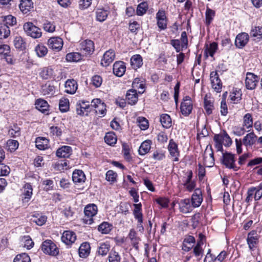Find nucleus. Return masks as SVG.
<instances>
[{
  "label": "nucleus",
  "mask_w": 262,
  "mask_h": 262,
  "mask_svg": "<svg viewBox=\"0 0 262 262\" xmlns=\"http://www.w3.org/2000/svg\"><path fill=\"white\" fill-rule=\"evenodd\" d=\"M19 7L24 14H26L33 9V3L32 0H20Z\"/></svg>",
  "instance_id": "27"
},
{
  "label": "nucleus",
  "mask_w": 262,
  "mask_h": 262,
  "mask_svg": "<svg viewBox=\"0 0 262 262\" xmlns=\"http://www.w3.org/2000/svg\"><path fill=\"white\" fill-rule=\"evenodd\" d=\"M213 140L215 142V147L217 151L223 150V145L229 146L232 142L231 139L225 131L221 134L215 135Z\"/></svg>",
  "instance_id": "1"
},
{
  "label": "nucleus",
  "mask_w": 262,
  "mask_h": 262,
  "mask_svg": "<svg viewBox=\"0 0 262 262\" xmlns=\"http://www.w3.org/2000/svg\"><path fill=\"white\" fill-rule=\"evenodd\" d=\"M192 110V103L189 96H186L183 99V101L181 105V111L182 114L185 116H188Z\"/></svg>",
  "instance_id": "12"
},
{
  "label": "nucleus",
  "mask_w": 262,
  "mask_h": 262,
  "mask_svg": "<svg viewBox=\"0 0 262 262\" xmlns=\"http://www.w3.org/2000/svg\"><path fill=\"white\" fill-rule=\"evenodd\" d=\"M130 64L132 67L136 70L143 64L142 58L141 55L137 54L133 56L130 58Z\"/></svg>",
  "instance_id": "34"
},
{
  "label": "nucleus",
  "mask_w": 262,
  "mask_h": 262,
  "mask_svg": "<svg viewBox=\"0 0 262 262\" xmlns=\"http://www.w3.org/2000/svg\"><path fill=\"white\" fill-rule=\"evenodd\" d=\"M253 124L252 115L249 113L245 114L243 117V126L247 129V131L248 132L250 130V129L252 127Z\"/></svg>",
  "instance_id": "40"
},
{
  "label": "nucleus",
  "mask_w": 262,
  "mask_h": 262,
  "mask_svg": "<svg viewBox=\"0 0 262 262\" xmlns=\"http://www.w3.org/2000/svg\"><path fill=\"white\" fill-rule=\"evenodd\" d=\"M203 200L202 191L199 188L194 189L191 198V203L194 208L200 206Z\"/></svg>",
  "instance_id": "14"
},
{
  "label": "nucleus",
  "mask_w": 262,
  "mask_h": 262,
  "mask_svg": "<svg viewBox=\"0 0 262 262\" xmlns=\"http://www.w3.org/2000/svg\"><path fill=\"white\" fill-rule=\"evenodd\" d=\"M79 48L83 55H90L94 52V43L91 40L86 39L80 43Z\"/></svg>",
  "instance_id": "6"
},
{
  "label": "nucleus",
  "mask_w": 262,
  "mask_h": 262,
  "mask_svg": "<svg viewBox=\"0 0 262 262\" xmlns=\"http://www.w3.org/2000/svg\"><path fill=\"white\" fill-rule=\"evenodd\" d=\"M35 51L39 57H42L47 55L48 50L47 48L43 45L38 44L36 46Z\"/></svg>",
  "instance_id": "48"
},
{
  "label": "nucleus",
  "mask_w": 262,
  "mask_h": 262,
  "mask_svg": "<svg viewBox=\"0 0 262 262\" xmlns=\"http://www.w3.org/2000/svg\"><path fill=\"white\" fill-rule=\"evenodd\" d=\"M251 37L260 39L262 38V27L259 26H255L252 27L250 32Z\"/></svg>",
  "instance_id": "45"
},
{
  "label": "nucleus",
  "mask_w": 262,
  "mask_h": 262,
  "mask_svg": "<svg viewBox=\"0 0 262 262\" xmlns=\"http://www.w3.org/2000/svg\"><path fill=\"white\" fill-rule=\"evenodd\" d=\"M204 107L205 114L210 115L214 110V101L212 99L206 95L204 99Z\"/></svg>",
  "instance_id": "25"
},
{
  "label": "nucleus",
  "mask_w": 262,
  "mask_h": 262,
  "mask_svg": "<svg viewBox=\"0 0 262 262\" xmlns=\"http://www.w3.org/2000/svg\"><path fill=\"white\" fill-rule=\"evenodd\" d=\"M115 53L114 50H109L103 54L101 64L103 67L109 66L115 59Z\"/></svg>",
  "instance_id": "18"
},
{
  "label": "nucleus",
  "mask_w": 262,
  "mask_h": 262,
  "mask_svg": "<svg viewBox=\"0 0 262 262\" xmlns=\"http://www.w3.org/2000/svg\"><path fill=\"white\" fill-rule=\"evenodd\" d=\"M49 106L48 102L43 99H39L36 101V108L43 113H45L48 111Z\"/></svg>",
  "instance_id": "38"
},
{
  "label": "nucleus",
  "mask_w": 262,
  "mask_h": 262,
  "mask_svg": "<svg viewBox=\"0 0 262 262\" xmlns=\"http://www.w3.org/2000/svg\"><path fill=\"white\" fill-rule=\"evenodd\" d=\"M47 219L46 216L37 214V215H33L31 220L33 222L35 223L37 225L42 226L45 224Z\"/></svg>",
  "instance_id": "51"
},
{
  "label": "nucleus",
  "mask_w": 262,
  "mask_h": 262,
  "mask_svg": "<svg viewBox=\"0 0 262 262\" xmlns=\"http://www.w3.org/2000/svg\"><path fill=\"white\" fill-rule=\"evenodd\" d=\"M98 212L97 206L94 204L87 205L84 208L85 218L84 221L87 224L91 225L93 223V216L96 215Z\"/></svg>",
  "instance_id": "4"
},
{
  "label": "nucleus",
  "mask_w": 262,
  "mask_h": 262,
  "mask_svg": "<svg viewBox=\"0 0 262 262\" xmlns=\"http://www.w3.org/2000/svg\"><path fill=\"white\" fill-rule=\"evenodd\" d=\"M109 13V12L103 9H97L96 11V19L98 21L102 22L104 21Z\"/></svg>",
  "instance_id": "43"
},
{
  "label": "nucleus",
  "mask_w": 262,
  "mask_h": 262,
  "mask_svg": "<svg viewBox=\"0 0 262 262\" xmlns=\"http://www.w3.org/2000/svg\"><path fill=\"white\" fill-rule=\"evenodd\" d=\"M10 34L8 26L3 23H0V39L6 38Z\"/></svg>",
  "instance_id": "44"
},
{
  "label": "nucleus",
  "mask_w": 262,
  "mask_h": 262,
  "mask_svg": "<svg viewBox=\"0 0 262 262\" xmlns=\"http://www.w3.org/2000/svg\"><path fill=\"white\" fill-rule=\"evenodd\" d=\"M53 72V71L52 69L49 68H44L40 72V75L42 78L47 79L52 75Z\"/></svg>",
  "instance_id": "59"
},
{
  "label": "nucleus",
  "mask_w": 262,
  "mask_h": 262,
  "mask_svg": "<svg viewBox=\"0 0 262 262\" xmlns=\"http://www.w3.org/2000/svg\"><path fill=\"white\" fill-rule=\"evenodd\" d=\"M0 57L5 59L9 64L13 63V59L11 55L10 48L8 45L0 42Z\"/></svg>",
  "instance_id": "10"
},
{
  "label": "nucleus",
  "mask_w": 262,
  "mask_h": 262,
  "mask_svg": "<svg viewBox=\"0 0 262 262\" xmlns=\"http://www.w3.org/2000/svg\"><path fill=\"white\" fill-rule=\"evenodd\" d=\"M55 92V87L50 84H46L42 87L41 92L43 95H53Z\"/></svg>",
  "instance_id": "56"
},
{
  "label": "nucleus",
  "mask_w": 262,
  "mask_h": 262,
  "mask_svg": "<svg viewBox=\"0 0 262 262\" xmlns=\"http://www.w3.org/2000/svg\"><path fill=\"white\" fill-rule=\"evenodd\" d=\"M64 92L69 94H74L77 89L78 83L74 79H69L64 83Z\"/></svg>",
  "instance_id": "16"
},
{
  "label": "nucleus",
  "mask_w": 262,
  "mask_h": 262,
  "mask_svg": "<svg viewBox=\"0 0 262 262\" xmlns=\"http://www.w3.org/2000/svg\"><path fill=\"white\" fill-rule=\"evenodd\" d=\"M10 172V167L7 165L0 163V176H7Z\"/></svg>",
  "instance_id": "64"
},
{
  "label": "nucleus",
  "mask_w": 262,
  "mask_h": 262,
  "mask_svg": "<svg viewBox=\"0 0 262 262\" xmlns=\"http://www.w3.org/2000/svg\"><path fill=\"white\" fill-rule=\"evenodd\" d=\"M91 107L94 108L95 113L102 116L106 114V106L100 99H94L91 101Z\"/></svg>",
  "instance_id": "9"
},
{
  "label": "nucleus",
  "mask_w": 262,
  "mask_h": 262,
  "mask_svg": "<svg viewBox=\"0 0 262 262\" xmlns=\"http://www.w3.org/2000/svg\"><path fill=\"white\" fill-rule=\"evenodd\" d=\"M259 78L252 73H247L245 79V85L247 89L253 90L255 88Z\"/></svg>",
  "instance_id": "13"
},
{
  "label": "nucleus",
  "mask_w": 262,
  "mask_h": 262,
  "mask_svg": "<svg viewBox=\"0 0 262 262\" xmlns=\"http://www.w3.org/2000/svg\"><path fill=\"white\" fill-rule=\"evenodd\" d=\"M19 143L15 140H8L7 142V147L8 150L11 152L14 151L17 149Z\"/></svg>",
  "instance_id": "58"
},
{
  "label": "nucleus",
  "mask_w": 262,
  "mask_h": 262,
  "mask_svg": "<svg viewBox=\"0 0 262 262\" xmlns=\"http://www.w3.org/2000/svg\"><path fill=\"white\" fill-rule=\"evenodd\" d=\"M217 49V45L216 42H212L211 43L209 47L207 48V49L206 50V54L207 56H208V54L210 56L213 57L214 53H215L216 50Z\"/></svg>",
  "instance_id": "60"
},
{
  "label": "nucleus",
  "mask_w": 262,
  "mask_h": 262,
  "mask_svg": "<svg viewBox=\"0 0 262 262\" xmlns=\"http://www.w3.org/2000/svg\"><path fill=\"white\" fill-rule=\"evenodd\" d=\"M55 24L51 21H46L43 24V29L47 32L53 33L55 31Z\"/></svg>",
  "instance_id": "62"
},
{
  "label": "nucleus",
  "mask_w": 262,
  "mask_h": 262,
  "mask_svg": "<svg viewBox=\"0 0 262 262\" xmlns=\"http://www.w3.org/2000/svg\"><path fill=\"white\" fill-rule=\"evenodd\" d=\"M14 45L16 48L23 49L25 48V42L20 36H16L14 40Z\"/></svg>",
  "instance_id": "57"
},
{
  "label": "nucleus",
  "mask_w": 262,
  "mask_h": 262,
  "mask_svg": "<svg viewBox=\"0 0 262 262\" xmlns=\"http://www.w3.org/2000/svg\"><path fill=\"white\" fill-rule=\"evenodd\" d=\"M138 121L139 123V126L142 130H145L146 129L148 126V120L145 118L144 117H139L138 119Z\"/></svg>",
  "instance_id": "61"
},
{
  "label": "nucleus",
  "mask_w": 262,
  "mask_h": 262,
  "mask_svg": "<svg viewBox=\"0 0 262 262\" xmlns=\"http://www.w3.org/2000/svg\"><path fill=\"white\" fill-rule=\"evenodd\" d=\"M33 188L29 183H26L23 187L22 201L23 203H28L32 198Z\"/></svg>",
  "instance_id": "24"
},
{
  "label": "nucleus",
  "mask_w": 262,
  "mask_h": 262,
  "mask_svg": "<svg viewBox=\"0 0 262 262\" xmlns=\"http://www.w3.org/2000/svg\"><path fill=\"white\" fill-rule=\"evenodd\" d=\"M31 259L26 253H21L17 255L13 260V262H30Z\"/></svg>",
  "instance_id": "55"
},
{
  "label": "nucleus",
  "mask_w": 262,
  "mask_h": 262,
  "mask_svg": "<svg viewBox=\"0 0 262 262\" xmlns=\"http://www.w3.org/2000/svg\"><path fill=\"white\" fill-rule=\"evenodd\" d=\"M126 100L130 105L135 104L138 100V95L136 90L130 89L127 91Z\"/></svg>",
  "instance_id": "26"
},
{
  "label": "nucleus",
  "mask_w": 262,
  "mask_h": 262,
  "mask_svg": "<svg viewBox=\"0 0 262 262\" xmlns=\"http://www.w3.org/2000/svg\"><path fill=\"white\" fill-rule=\"evenodd\" d=\"M8 134L13 138H17L20 136V129L15 124L11 126L8 130Z\"/></svg>",
  "instance_id": "50"
},
{
  "label": "nucleus",
  "mask_w": 262,
  "mask_h": 262,
  "mask_svg": "<svg viewBox=\"0 0 262 262\" xmlns=\"http://www.w3.org/2000/svg\"><path fill=\"white\" fill-rule=\"evenodd\" d=\"M234 155L230 153L223 154V163L229 168L233 169L236 171L238 168L234 165Z\"/></svg>",
  "instance_id": "19"
},
{
  "label": "nucleus",
  "mask_w": 262,
  "mask_h": 262,
  "mask_svg": "<svg viewBox=\"0 0 262 262\" xmlns=\"http://www.w3.org/2000/svg\"><path fill=\"white\" fill-rule=\"evenodd\" d=\"M160 122L163 127L166 128H169L172 124L171 119L170 116L166 114L161 115Z\"/></svg>",
  "instance_id": "42"
},
{
  "label": "nucleus",
  "mask_w": 262,
  "mask_h": 262,
  "mask_svg": "<svg viewBox=\"0 0 262 262\" xmlns=\"http://www.w3.org/2000/svg\"><path fill=\"white\" fill-rule=\"evenodd\" d=\"M215 16V11L209 8H207L205 13L206 25L209 26L212 22Z\"/></svg>",
  "instance_id": "53"
},
{
  "label": "nucleus",
  "mask_w": 262,
  "mask_h": 262,
  "mask_svg": "<svg viewBox=\"0 0 262 262\" xmlns=\"http://www.w3.org/2000/svg\"><path fill=\"white\" fill-rule=\"evenodd\" d=\"M104 141L106 144L112 146L116 143L117 138L114 133L108 132L106 134L104 137Z\"/></svg>",
  "instance_id": "41"
},
{
  "label": "nucleus",
  "mask_w": 262,
  "mask_h": 262,
  "mask_svg": "<svg viewBox=\"0 0 262 262\" xmlns=\"http://www.w3.org/2000/svg\"><path fill=\"white\" fill-rule=\"evenodd\" d=\"M204 164L206 166L209 167L213 166L214 164L213 152L211 146L209 149L207 147L204 152Z\"/></svg>",
  "instance_id": "17"
},
{
  "label": "nucleus",
  "mask_w": 262,
  "mask_h": 262,
  "mask_svg": "<svg viewBox=\"0 0 262 262\" xmlns=\"http://www.w3.org/2000/svg\"><path fill=\"white\" fill-rule=\"evenodd\" d=\"M109 262H120L121 257L118 252L112 249L108 256Z\"/></svg>",
  "instance_id": "54"
},
{
  "label": "nucleus",
  "mask_w": 262,
  "mask_h": 262,
  "mask_svg": "<svg viewBox=\"0 0 262 262\" xmlns=\"http://www.w3.org/2000/svg\"><path fill=\"white\" fill-rule=\"evenodd\" d=\"M59 108L61 112H66L69 109V101L68 99L63 98L59 100Z\"/></svg>",
  "instance_id": "52"
},
{
  "label": "nucleus",
  "mask_w": 262,
  "mask_h": 262,
  "mask_svg": "<svg viewBox=\"0 0 262 262\" xmlns=\"http://www.w3.org/2000/svg\"><path fill=\"white\" fill-rule=\"evenodd\" d=\"M112 226L107 222H103L98 227V230L102 234H108L112 230Z\"/></svg>",
  "instance_id": "49"
},
{
  "label": "nucleus",
  "mask_w": 262,
  "mask_h": 262,
  "mask_svg": "<svg viewBox=\"0 0 262 262\" xmlns=\"http://www.w3.org/2000/svg\"><path fill=\"white\" fill-rule=\"evenodd\" d=\"M92 110V107H91V104H90L89 102L86 101H81L79 102V103H77L76 105V112L78 115L82 116V115H87L88 113L90 112Z\"/></svg>",
  "instance_id": "15"
},
{
  "label": "nucleus",
  "mask_w": 262,
  "mask_h": 262,
  "mask_svg": "<svg viewBox=\"0 0 262 262\" xmlns=\"http://www.w3.org/2000/svg\"><path fill=\"white\" fill-rule=\"evenodd\" d=\"M49 140L45 137H38L36 139V147L39 150H45L48 147Z\"/></svg>",
  "instance_id": "39"
},
{
  "label": "nucleus",
  "mask_w": 262,
  "mask_h": 262,
  "mask_svg": "<svg viewBox=\"0 0 262 262\" xmlns=\"http://www.w3.org/2000/svg\"><path fill=\"white\" fill-rule=\"evenodd\" d=\"M192 171L190 170L185 172L182 178V185L184 186V190L190 192L196 189V182L192 180Z\"/></svg>",
  "instance_id": "2"
},
{
  "label": "nucleus",
  "mask_w": 262,
  "mask_h": 262,
  "mask_svg": "<svg viewBox=\"0 0 262 262\" xmlns=\"http://www.w3.org/2000/svg\"><path fill=\"white\" fill-rule=\"evenodd\" d=\"M148 8V5L146 2H143L139 4L136 9V14L138 16H142L146 13Z\"/></svg>",
  "instance_id": "47"
},
{
  "label": "nucleus",
  "mask_w": 262,
  "mask_h": 262,
  "mask_svg": "<svg viewBox=\"0 0 262 262\" xmlns=\"http://www.w3.org/2000/svg\"><path fill=\"white\" fill-rule=\"evenodd\" d=\"M72 152V148L69 146H63L56 151V156L60 158H69Z\"/></svg>",
  "instance_id": "31"
},
{
  "label": "nucleus",
  "mask_w": 262,
  "mask_h": 262,
  "mask_svg": "<svg viewBox=\"0 0 262 262\" xmlns=\"http://www.w3.org/2000/svg\"><path fill=\"white\" fill-rule=\"evenodd\" d=\"M249 39V36L247 33H239L236 37L235 45L238 48H243L248 43Z\"/></svg>",
  "instance_id": "20"
},
{
  "label": "nucleus",
  "mask_w": 262,
  "mask_h": 262,
  "mask_svg": "<svg viewBox=\"0 0 262 262\" xmlns=\"http://www.w3.org/2000/svg\"><path fill=\"white\" fill-rule=\"evenodd\" d=\"M126 71L125 63L121 61H116L113 65V73L118 77L122 76Z\"/></svg>",
  "instance_id": "23"
},
{
  "label": "nucleus",
  "mask_w": 262,
  "mask_h": 262,
  "mask_svg": "<svg viewBox=\"0 0 262 262\" xmlns=\"http://www.w3.org/2000/svg\"><path fill=\"white\" fill-rule=\"evenodd\" d=\"M168 150L169 152L170 158L172 159L173 161L178 162L179 161L180 151L177 144L172 139L169 140Z\"/></svg>",
  "instance_id": "8"
},
{
  "label": "nucleus",
  "mask_w": 262,
  "mask_h": 262,
  "mask_svg": "<svg viewBox=\"0 0 262 262\" xmlns=\"http://www.w3.org/2000/svg\"><path fill=\"white\" fill-rule=\"evenodd\" d=\"M76 239V234L71 231H64L61 236L62 241L67 245H71Z\"/></svg>",
  "instance_id": "22"
},
{
  "label": "nucleus",
  "mask_w": 262,
  "mask_h": 262,
  "mask_svg": "<svg viewBox=\"0 0 262 262\" xmlns=\"http://www.w3.org/2000/svg\"><path fill=\"white\" fill-rule=\"evenodd\" d=\"M81 54L78 52L69 53L66 55V60L69 62L79 61L82 59Z\"/></svg>",
  "instance_id": "46"
},
{
  "label": "nucleus",
  "mask_w": 262,
  "mask_h": 262,
  "mask_svg": "<svg viewBox=\"0 0 262 262\" xmlns=\"http://www.w3.org/2000/svg\"><path fill=\"white\" fill-rule=\"evenodd\" d=\"M110 247L108 242L100 243L98 246L97 252L98 255L105 256L110 251Z\"/></svg>",
  "instance_id": "35"
},
{
  "label": "nucleus",
  "mask_w": 262,
  "mask_h": 262,
  "mask_svg": "<svg viewBox=\"0 0 262 262\" xmlns=\"http://www.w3.org/2000/svg\"><path fill=\"white\" fill-rule=\"evenodd\" d=\"M23 28L26 34L33 38H38L41 36L42 32L40 29L31 22L25 23Z\"/></svg>",
  "instance_id": "3"
},
{
  "label": "nucleus",
  "mask_w": 262,
  "mask_h": 262,
  "mask_svg": "<svg viewBox=\"0 0 262 262\" xmlns=\"http://www.w3.org/2000/svg\"><path fill=\"white\" fill-rule=\"evenodd\" d=\"M91 247L89 243H82L79 248V255L81 257H86L90 254Z\"/></svg>",
  "instance_id": "32"
},
{
  "label": "nucleus",
  "mask_w": 262,
  "mask_h": 262,
  "mask_svg": "<svg viewBox=\"0 0 262 262\" xmlns=\"http://www.w3.org/2000/svg\"><path fill=\"white\" fill-rule=\"evenodd\" d=\"M41 250L45 254L52 256H56L59 253V250L55 244L49 239L46 240L42 243Z\"/></svg>",
  "instance_id": "5"
},
{
  "label": "nucleus",
  "mask_w": 262,
  "mask_h": 262,
  "mask_svg": "<svg viewBox=\"0 0 262 262\" xmlns=\"http://www.w3.org/2000/svg\"><path fill=\"white\" fill-rule=\"evenodd\" d=\"M210 79L212 89L217 93L221 92L222 89V83L216 71H212L210 73Z\"/></svg>",
  "instance_id": "11"
},
{
  "label": "nucleus",
  "mask_w": 262,
  "mask_h": 262,
  "mask_svg": "<svg viewBox=\"0 0 262 262\" xmlns=\"http://www.w3.org/2000/svg\"><path fill=\"white\" fill-rule=\"evenodd\" d=\"M180 211L183 213L191 212L194 208L189 199L181 200L179 204Z\"/></svg>",
  "instance_id": "21"
},
{
  "label": "nucleus",
  "mask_w": 262,
  "mask_h": 262,
  "mask_svg": "<svg viewBox=\"0 0 262 262\" xmlns=\"http://www.w3.org/2000/svg\"><path fill=\"white\" fill-rule=\"evenodd\" d=\"M7 26H14L16 23V19L11 15H9L5 17L4 23Z\"/></svg>",
  "instance_id": "63"
},
{
  "label": "nucleus",
  "mask_w": 262,
  "mask_h": 262,
  "mask_svg": "<svg viewBox=\"0 0 262 262\" xmlns=\"http://www.w3.org/2000/svg\"><path fill=\"white\" fill-rule=\"evenodd\" d=\"M151 141L149 140H145L141 144L138 152L139 155L143 156L148 153L151 148Z\"/></svg>",
  "instance_id": "37"
},
{
  "label": "nucleus",
  "mask_w": 262,
  "mask_h": 262,
  "mask_svg": "<svg viewBox=\"0 0 262 262\" xmlns=\"http://www.w3.org/2000/svg\"><path fill=\"white\" fill-rule=\"evenodd\" d=\"M72 179L75 183H81L85 182V176L81 170H75L72 174Z\"/></svg>",
  "instance_id": "30"
},
{
  "label": "nucleus",
  "mask_w": 262,
  "mask_h": 262,
  "mask_svg": "<svg viewBox=\"0 0 262 262\" xmlns=\"http://www.w3.org/2000/svg\"><path fill=\"white\" fill-rule=\"evenodd\" d=\"M257 137L252 132L247 134L243 139V143L246 147L252 146L256 142Z\"/></svg>",
  "instance_id": "28"
},
{
  "label": "nucleus",
  "mask_w": 262,
  "mask_h": 262,
  "mask_svg": "<svg viewBox=\"0 0 262 262\" xmlns=\"http://www.w3.org/2000/svg\"><path fill=\"white\" fill-rule=\"evenodd\" d=\"M47 44L50 49L55 52H58L62 49L63 41L62 39L59 37H52L48 40Z\"/></svg>",
  "instance_id": "7"
},
{
  "label": "nucleus",
  "mask_w": 262,
  "mask_h": 262,
  "mask_svg": "<svg viewBox=\"0 0 262 262\" xmlns=\"http://www.w3.org/2000/svg\"><path fill=\"white\" fill-rule=\"evenodd\" d=\"M247 240L249 248L251 250H253V248L256 247L258 242V238L256 233L254 231L249 233Z\"/></svg>",
  "instance_id": "33"
},
{
  "label": "nucleus",
  "mask_w": 262,
  "mask_h": 262,
  "mask_svg": "<svg viewBox=\"0 0 262 262\" xmlns=\"http://www.w3.org/2000/svg\"><path fill=\"white\" fill-rule=\"evenodd\" d=\"M195 242L194 237L189 235L185 238L183 243L182 249L186 252L189 251L193 247Z\"/></svg>",
  "instance_id": "29"
},
{
  "label": "nucleus",
  "mask_w": 262,
  "mask_h": 262,
  "mask_svg": "<svg viewBox=\"0 0 262 262\" xmlns=\"http://www.w3.org/2000/svg\"><path fill=\"white\" fill-rule=\"evenodd\" d=\"M128 237L131 241L133 247L138 250L139 249L138 244L140 241V238L137 236V233L134 229L130 230Z\"/></svg>",
  "instance_id": "36"
}]
</instances>
